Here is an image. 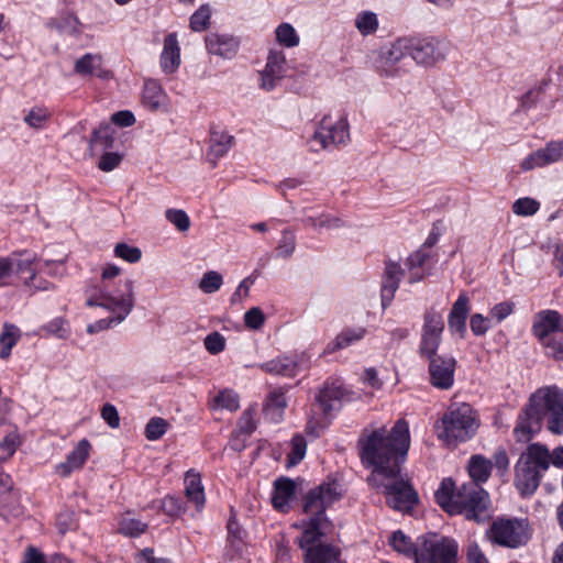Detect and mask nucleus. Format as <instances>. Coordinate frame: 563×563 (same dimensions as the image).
<instances>
[{
	"label": "nucleus",
	"mask_w": 563,
	"mask_h": 563,
	"mask_svg": "<svg viewBox=\"0 0 563 563\" xmlns=\"http://www.w3.org/2000/svg\"><path fill=\"white\" fill-rule=\"evenodd\" d=\"M409 56L419 66L433 67L438 63L445 60L449 46L446 43L437 38H427L413 41L409 38Z\"/></svg>",
	"instance_id": "13"
},
{
	"label": "nucleus",
	"mask_w": 563,
	"mask_h": 563,
	"mask_svg": "<svg viewBox=\"0 0 563 563\" xmlns=\"http://www.w3.org/2000/svg\"><path fill=\"white\" fill-rule=\"evenodd\" d=\"M561 159H563V139L550 141L544 147L531 152L521 161L520 168L523 172H529L552 165Z\"/></svg>",
	"instance_id": "15"
},
{
	"label": "nucleus",
	"mask_w": 563,
	"mask_h": 563,
	"mask_svg": "<svg viewBox=\"0 0 563 563\" xmlns=\"http://www.w3.org/2000/svg\"><path fill=\"white\" fill-rule=\"evenodd\" d=\"M147 528V525L134 518L130 514L122 516L119 522V530L128 537H137Z\"/></svg>",
	"instance_id": "43"
},
{
	"label": "nucleus",
	"mask_w": 563,
	"mask_h": 563,
	"mask_svg": "<svg viewBox=\"0 0 563 563\" xmlns=\"http://www.w3.org/2000/svg\"><path fill=\"white\" fill-rule=\"evenodd\" d=\"M493 327L489 314L487 317L482 313H474L470 319V328L474 335H485Z\"/></svg>",
	"instance_id": "55"
},
{
	"label": "nucleus",
	"mask_w": 563,
	"mask_h": 563,
	"mask_svg": "<svg viewBox=\"0 0 563 563\" xmlns=\"http://www.w3.org/2000/svg\"><path fill=\"white\" fill-rule=\"evenodd\" d=\"M101 417L112 429L119 428L120 417L117 408L111 404L103 405L101 409Z\"/></svg>",
	"instance_id": "63"
},
{
	"label": "nucleus",
	"mask_w": 563,
	"mask_h": 563,
	"mask_svg": "<svg viewBox=\"0 0 563 563\" xmlns=\"http://www.w3.org/2000/svg\"><path fill=\"white\" fill-rule=\"evenodd\" d=\"M310 356L307 352L282 355L261 364V368L269 374L287 377L296 376L300 371L308 367Z\"/></svg>",
	"instance_id": "14"
},
{
	"label": "nucleus",
	"mask_w": 563,
	"mask_h": 563,
	"mask_svg": "<svg viewBox=\"0 0 563 563\" xmlns=\"http://www.w3.org/2000/svg\"><path fill=\"white\" fill-rule=\"evenodd\" d=\"M232 144V135L224 132H213L210 139L209 155L220 158L229 152Z\"/></svg>",
	"instance_id": "38"
},
{
	"label": "nucleus",
	"mask_w": 563,
	"mask_h": 563,
	"mask_svg": "<svg viewBox=\"0 0 563 563\" xmlns=\"http://www.w3.org/2000/svg\"><path fill=\"white\" fill-rule=\"evenodd\" d=\"M358 444L363 463L373 467L368 483L383 490L391 508L409 510L417 495L400 475V464L410 446L408 423L400 419L389 430L386 427L365 429Z\"/></svg>",
	"instance_id": "1"
},
{
	"label": "nucleus",
	"mask_w": 563,
	"mask_h": 563,
	"mask_svg": "<svg viewBox=\"0 0 563 563\" xmlns=\"http://www.w3.org/2000/svg\"><path fill=\"white\" fill-rule=\"evenodd\" d=\"M428 258V254L423 250H419L415 253H412L408 258L406 265L408 266L409 271L411 272L409 282L416 283L422 279L423 275L416 272L417 268H420L426 260Z\"/></svg>",
	"instance_id": "49"
},
{
	"label": "nucleus",
	"mask_w": 563,
	"mask_h": 563,
	"mask_svg": "<svg viewBox=\"0 0 563 563\" xmlns=\"http://www.w3.org/2000/svg\"><path fill=\"white\" fill-rule=\"evenodd\" d=\"M548 356L555 360H563V331L549 339V344H541Z\"/></svg>",
	"instance_id": "59"
},
{
	"label": "nucleus",
	"mask_w": 563,
	"mask_h": 563,
	"mask_svg": "<svg viewBox=\"0 0 563 563\" xmlns=\"http://www.w3.org/2000/svg\"><path fill=\"white\" fill-rule=\"evenodd\" d=\"M532 331L541 344H549V339L563 332V319L558 311H540L534 316Z\"/></svg>",
	"instance_id": "17"
},
{
	"label": "nucleus",
	"mask_w": 563,
	"mask_h": 563,
	"mask_svg": "<svg viewBox=\"0 0 563 563\" xmlns=\"http://www.w3.org/2000/svg\"><path fill=\"white\" fill-rule=\"evenodd\" d=\"M444 324L442 318L439 314L431 313L426 317V323L423 327V334L420 345L421 354L427 357H432L440 344L441 333Z\"/></svg>",
	"instance_id": "21"
},
{
	"label": "nucleus",
	"mask_w": 563,
	"mask_h": 563,
	"mask_svg": "<svg viewBox=\"0 0 563 563\" xmlns=\"http://www.w3.org/2000/svg\"><path fill=\"white\" fill-rule=\"evenodd\" d=\"M121 268L108 263L102 266L99 285H91L85 290L86 305L99 307L115 316V320L124 321L135 305L134 282L119 278Z\"/></svg>",
	"instance_id": "3"
},
{
	"label": "nucleus",
	"mask_w": 563,
	"mask_h": 563,
	"mask_svg": "<svg viewBox=\"0 0 563 563\" xmlns=\"http://www.w3.org/2000/svg\"><path fill=\"white\" fill-rule=\"evenodd\" d=\"M389 543L395 551L406 556L413 558L415 545L401 531H395L389 539Z\"/></svg>",
	"instance_id": "45"
},
{
	"label": "nucleus",
	"mask_w": 563,
	"mask_h": 563,
	"mask_svg": "<svg viewBox=\"0 0 563 563\" xmlns=\"http://www.w3.org/2000/svg\"><path fill=\"white\" fill-rule=\"evenodd\" d=\"M207 49L213 55L232 58L239 48V41L232 36L211 34L206 40Z\"/></svg>",
	"instance_id": "27"
},
{
	"label": "nucleus",
	"mask_w": 563,
	"mask_h": 563,
	"mask_svg": "<svg viewBox=\"0 0 563 563\" xmlns=\"http://www.w3.org/2000/svg\"><path fill=\"white\" fill-rule=\"evenodd\" d=\"M492 462L482 455H474L468 462L473 482L462 485L455 492L452 479H443L435 492L439 506L450 515L462 514L467 520L483 522L489 517L488 494L478 485L490 475Z\"/></svg>",
	"instance_id": "2"
},
{
	"label": "nucleus",
	"mask_w": 563,
	"mask_h": 563,
	"mask_svg": "<svg viewBox=\"0 0 563 563\" xmlns=\"http://www.w3.org/2000/svg\"><path fill=\"white\" fill-rule=\"evenodd\" d=\"M306 228L312 229L316 232L331 231L344 227V222L336 216L331 213L321 212L318 214H308L302 219Z\"/></svg>",
	"instance_id": "31"
},
{
	"label": "nucleus",
	"mask_w": 563,
	"mask_h": 563,
	"mask_svg": "<svg viewBox=\"0 0 563 563\" xmlns=\"http://www.w3.org/2000/svg\"><path fill=\"white\" fill-rule=\"evenodd\" d=\"M555 434H563V390L558 387L538 389L514 430L520 442H528L541 429V421Z\"/></svg>",
	"instance_id": "4"
},
{
	"label": "nucleus",
	"mask_w": 563,
	"mask_h": 563,
	"mask_svg": "<svg viewBox=\"0 0 563 563\" xmlns=\"http://www.w3.org/2000/svg\"><path fill=\"white\" fill-rule=\"evenodd\" d=\"M478 427L475 411L467 404L452 405L437 423L438 438L446 444L464 442L475 434Z\"/></svg>",
	"instance_id": "6"
},
{
	"label": "nucleus",
	"mask_w": 563,
	"mask_h": 563,
	"mask_svg": "<svg viewBox=\"0 0 563 563\" xmlns=\"http://www.w3.org/2000/svg\"><path fill=\"white\" fill-rule=\"evenodd\" d=\"M402 275L404 271L399 263L393 261H388L386 263L380 289L383 307H386L391 302Z\"/></svg>",
	"instance_id": "24"
},
{
	"label": "nucleus",
	"mask_w": 563,
	"mask_h": 563,
	"mask_svg": "<svg viewBox=\"0 0 563 563\" xmlns=\"http://www.w3.org/2000/svg\"><path fill=\"white\" fill-rule=\"evenodd\" d=\"M168 422L163 418H152L145 427V437L150 441H156L161 439L168 429Z\"/></svg>",
	"instance_id": "50"
},
{
	"label": "nucleus",
	"mask_w": 563,
	"mask_h": 563,
	"mask_svg": "<svg viewBox=\"0 0 563 563\" xmlns=\"http://www.w3.org/2000/svg\"><path fill=\"white\" fill-rule=\"evenodd\" d=\"M532 531L527 519L498 518L493 521L487 538L494 543L517 549L525 545L531 538Z\"/></svg>",
	"instance_id": "10"
},
{
	"label": "nucleus",
	"mask_w": 563,
	"mask_h": 563,
	"mask_svg": "<svg viewBox=\"0 0 563 563\" xmlns=\"http://www.w3.org/2000/svg\"><path fill=\"white\" fill-rule=\"evenodd\" d=\"M181 64L180 46L176 33L164 37L163 49L159 55V67L163 74L177 73Z\"/></svg>",
	"instance_id": "23"
},
{
	"label": "nucleus",
	"mask_w": 563,
	"mask_h": 563,
	"mask_svg": "<svg viewBox=\"0 0 563 563\" xmlns=\"http://www.w3.org/2000/svg\"><path fill=\"white\" fill-rule=\"evenodd\" d=\"M142 104L145 109L152 112L166 111L169 106V97L156 79H145L141 97Z\"/></svg>",
	"instance_id": "20"
},
{
	"label": "nucleus",
	"mask_w": 563,
	"mask_h": 563,
	"mask_svg": "<svg viewBox=\"0 0 563 563\" xmlns=\"http://www.w3.org/2000/svg\"><path fill=\"white\" fill-rule=\"evenodd\" d=\"M353 400L352 393L339 379L324 383L317 401L324 415L339 410L344 401Z\"/></svg>",
	"instance_id": "16"
},
{
	"label": "nucleus",
	"mask_w": 563,
	"mask_h": 563,
	"mask_svg": "<svg viewBox=\"0 0 563 563\" xmlns=\"http://www.w3.org/2000/svg\"><path fill=\"white\" fill-rule=\"evenodd\" d=\"M286 407L287 400L285 394L282 390H274L269 394L265 404V416L273 422H279Z\"/></svg>",
	"instance_id": "33"
},
{
	"label": "nucleus",
	"mask_w": 563,
	"mask_h": 563,
	"mask_svg": "<svg viewBox=\"0 0 563 563\" xmlns=\"http://www.w3.org/2000/svg\"><path fill=\"white\" fill-rule=\"evenodd\" d=\"M20 331L14 325H4L0 333V357L7 358L11 354L12 347L16 344Z\"/></svg>",
	"instance_id": "40"
},
{
	"label": "nucleus",
	"mask_w": 563,
	"mask_h": 563,
	"mask_svg": "<svg viewBox=\"0 0 563 563\" xmlns=\"http://www.w3.org/2000/svg\"><path fill=\"white\" fill-rule=\"evenodd\" d=\"M211 9L208 4L201 5L190 16V29L195 32L205 31L209 26Z\"/></svg>",
	"instance_id": "47"
},
{
	"label": "nucleus",
	"mask_w": 563,
	"mask_h": 563,
	"mask_svg": "<svg viewBox=\"0 0 563 563\" xmlns=\"http://www.w3.org/2000/svg\"><path fill=\"white\" fill-rule=\"evenodd\" d=\"M113 130L110 124L103 123L100 124L98 129L92 132V136L90 139V146L101 145L106 148L111 147L113 145Z\"/></svg>",
	"instance_id": "44"
},
{
	"label": "nucleus",
	"mask_w": 563,
	"mask_h": 563,
	"mask_svg": "<svg viewBox=\"0 0 563 563\" xmlns=\"http://www.w3.org/2000/svg\"><path fill=\"white\" fill-rule=\"evenodd\" d=\"M455 364L453 357H433L429 365L432 386L439 389H450L454 383Z\"/></svg>",
	"instance_id": "19"
},
{
	"label": "nucleus",
	"mask_w": 563,
	"mask_h": 563,
	"mask_svg": "<svg viewBox=\"0 0 563 563\" xmlns=\"http://www.w3.org/2000/svg\"><path fill=\"white\" fill-rule=\"evenodd\" d=\"M44 331L58 339H66L70 333L68 322L63 318H55L51 320L44 325Z\"/></svg>",
	"instance_id": "56"
},
{
	"label": "nucleus",
	"mask_w": 563,
	"mask_h": 563,
	"mask_svg": "<svg viewBox=\"0 0 563 563\" xmlns=\"http://www.w3.org/2000/svg\"><path fill=\"white\" fill-rule=\"evenodd\" d=\"M514 308L515 306L511 301H503L495 305L489 310V317L492 322L495 321L496 323H500L514 312Z\"/></svg>",
	"instance_id": "60"
},
{
	"label": "nucleus",
	"mask_w": 563,
	"mask_h": 563,
	"mask_svg": "<svg viewBox=\"0 0 563 563\" xmlns=\"http://www.w3.org/2000/svg\"><path fill=\"white\" fill-rule=\"evenodd\" d=\"M243 320L247 329L256 331L263 328L266 317L261 308L252 307L244 313Z\"/></svg>",
	"instance_id": "54"
},
{
	"label": "nucleus",
	"mask_w": 563,
	"mask_h": 563,
	"mask_svg": "<svg viewBox=\"0 0 563 563\" xmlns=\"http://www.w3.org/2000/svg\"><path fill=\"white\" fill-rule=\"evenodd\" d=\"M165 218L180 232H186L190 228V219L188 214L181 209H167L165 211Z\"/></svg>",
	"instance_id": "51"
},
{
	"label": "nucleus",
	"mask_w": 563,
	"mask_h": 563,
	"mask_svg": "<svg viewBox=\"0 0 563 563\" xmlns=\"http://www.w3.org/2000/svg\"><path fill=\"white\" fill-rule=\"evenodd\" d=\"M366 329L362 327L347 328L341 331L333 341L324 349L322 355L334 353L339 350L346 349L364 339Z\"/></svg>",
	"instance_id": "28"
},
{
	"label": "nucleus",
	"mask_w": 563,
	"mask_h": 563,
	"mask_svg": "<svg viewBox=\"0 0 563 563\" xmlns=\"http://www.w3.org/2000/svg\"><path fill=\"white\" fill-rule=\"evenodd\" d=\"M122 321L115 320V316L111 314L108 318L100 319L87 327V332L89 334H96L101 331L108 330L112 327L120 324Z\"/></svg>",
	"instance_id": "61"
},
{
	"label": "nucleus",
	"mask_w": 563,
	"mask_h": 563,
	"mask_svg": "<svg viewBox=\"0 0 563 563\" xmlns=\"http://www.w3.org/2000/svg\"><path fill=\"white\" fill-rule=\"evenodd\" d=\"M121 161L122 156L120 154L108 152L101 156L98 167L103 172H111L119 166Z\"/></svg>",
	"instance_id": "62"
},
{
	"label": "nucleus",
	"mask_w": 563,
	"mask_h": 563,
	"mask_svg": "<svg viewBox=\"0 0 563 563\" xmlns=\"http://www.w3.org/2000/svg\"><path fill=\"white\" fill-rule=\"evenodd\" d=\"M276 42L286 47L292 48L299 45L300 37L296 29L290 23H282L275 30Z\"/></svg>",
	"instance_id": "39"
},
{
	"label": "nucleus",
	"mask_w": 563,
	"mask_h": 563,
	"mask_svg": "<svg viewBox=\"0 0 563 563\" xmlns=\"http://www.w3.org/2000/svg\"><path fill=\"white\" fill-rule=\"evenodd\" d=\"M51 118V112L45 107L31 108L23 118L25 124L35 130H42Z\"/></svg>",
	"instance_id": "41"
},
{
	"label": "nucleus",
	"mask_w": 563,
	"mask_h": 563,
	"mask_svg": "<svg viewBox=\"0 0 563 563\" xmlns=\"http://www.w3.org/2000/svg\"><path fill=\"white\" fill-rule=\"evenodd\" d=\"M342 496L343 488L338 481L332 479L321 483L318 487L311 489L305 498L303 512L307 516L306 520L319 519L320 526L330 527L324 511Z\"/></svg>",
	"instance_id": "11"
},
{
	"label": "nucleus",
	"mask_w": 563,
	"mask_h": 563,
	"mask_svg": "<svg viewBox=\"0 0 563 563\" xmlns=\"http://www.w3.org/2000/svg\"><path fill=\"white\" fill-rule=\"evenodd\" d=\"M20 445L19 435L15 433H9L0 442V462L8 461L16 451Z\"/></svg>",
	"instance_id": "57"
},
{
	"label": "nucleus",
	"mask_w": 563,
	"mask_h": 563,
	"mask_svg": "<svg viewBox=\"0 0 563 563\" xmlns=\"http://www.w3.org/2000/svg\"><path fill=\"white\" fill-rule=\"evenodd\" d=\"M296 485L291 479L280 478L275 482L272 501L279 511H287L295 496Z\"/></svg>",
	"instance_id": "30"
},
{
	"label": "nucleus",
	"mask_w": 563,
	"mask_h": 563,
	"mask_svg": "<svg viewBox=\"0 0 563 563\" xmlns=\"http://www.w3.org/2000/svg\"><path fill=\"white\" fill-rule=\"evenodd\" d=\"M306 441L301 435H295L291 440V451L288 454V465H297L306 455Z\"/></svg>",
	"instance_id": "58"
},
{
	"label": "nucleus",
	"mask_w": 563,
	"mask_h": 563,
	"mask_svg": "<svg viewBox=\"0 0 563 563\" xmlns=\"http://www.w3.org/2000/svg\"><path fill=\"white\" fill-rule=\"evenodd\" d=\"M540 209V202L530 197L517 199L512 205V211L517 216H533Z\"/></svg>",
	"instance_id": "48"
},
{
	"label": "nucleus",
	"mask_w": 563,
	"mask_h": 563,
	"mask_svg": "<svg viewBox=\"0 0 563 563\" xmlns=\"http://www.w3.org/2000/svg\"><path fill=\"white\" fill-rule=\"evenodd\" d=\"M286 56L283 51L272 49L267 57L265 68L261 71L260 87L272 91L284 78L286 73Z\"/></svg>",
	"instance_id": "18"
},
{
	"label": "nucleus",
	"mask_w": 563,
	"mask_h": 563,
	"mask_svg": "<svg viewBox=\"0 0 563 563\" xmlns=\"http://www.w3.org/2000/svg\"><path fill=\"white\" fill-rule=\"evenodd\" d=\"M312 141L323 150L332 146L346 145L350 141V124L342 114L324 115L318 123Z\"/></svg>",
	"instance_id": "12"
},
{
	"label": "nucleus",
	"mask_w": 563,
	"mask_h": 563,
	"mask_svg": "<svg viewBox=\"0 0 563 563\" xmlns=\"http://www.w3.org/2000/svg\"><path fill=\"white\" fill-rule=\"evenodd\" d=\"M457 543L437 534L422 536L415 544V563H456Z\"/></svg>",
	"instance_id": "9"
},
{
	"label": "nucleus",
	"mask_w": 563,
	"mask_h": 563,
	"mask_svg": "<svg viewBox=\"0 0 563 563\" xmlns=\"http://www.w3.org/2000/svg\"><path fill=\"white\" fill-rule=\"evenodd\" d=\"M354 26L363 36L375 34L379 27L377 13L369 10L360 11L354 18Z\"/></svg>",
	"instance_id": "35"
},
{
	"label": "nucleus",
	"mask_w": 563,
	"mask_h": 563,
	"mask_svg": "<svg viewBox=\"0 0 563 563\" xmlns=\"http://www.w3.org/2000/svg\"><path fill=\"white\" fill-rule=\"evenodd\" d=\"M12 264V276L29 274L24 279L33 280L35 278L34 262L35 257L26 254L10 256Z\"/></svg>",
	"instance_id": "37"
},
{
	"label": "nucleus",
	"mask_w": 563,
	"mask_h": 563,
	"mask_svg": "<svg viewBox=\"0 0 563 563\" xmlns=\"http://www.w3.org/2000/svg\"><path fill=\"white\" fill-rule=\"evenodd\" d=\"M255 428H256L255 411H254V409L249 408L242 413V416L239 420L236 435L231 441L232 449L235 451H241L244 448V443H243V441L239 442L238 438L240 435H243V437L250 435L255 430Z\"/></svg>",
	"instance_id": "34"
},
{
	"label": "nucleus",
	"mask_w": 563,
	"mask_h": 563,
	"mask_svg": "<svg viewBox=\"0 0 563 563\" xmlns=\"http://www.w3.org/2000/svg\"><path fill=\"white\" fill-rule=\"evenodd\" d=\"M91 451V444L87 439H81L67 454L65 461L55 466V473L60 477H67L73 472L82 468Z\"/></svg>",
	"instance_id": "22"
},
{
	"label": "nucleus",
	"mask_w": 563,
	"mask_h": 563,
	"mask_svg": "<svg viewBox=\"0 0 563 563\" xmlns=\"http://www.w3.org/2000/svg\"><path fill=\"white\" fill-rule=\"evenodd\" d=\"M214 407L218 409H225L235 411L240 407L239 396L233 390H222L213 399Z\"/></svg>",
	"instance_id": "46"
},
{
	"label": "nucleus",
	"mask_w": 563,
	"mask_h": 563,
	"mask_svg": "<svg viewBox=\"0 0 563 563\" xmlns=\"http://www.w3.org/2000/svg\"><path fill=\"white\" fill-rule=\"evenodd\" d=\"M319 519H302L296 523L297 528L302 529V534L298 539V545L302 550L305 563H335L340 556V550L329 543H323V537L329 527L320 526Z\"/></svg>",
	"instance_id": "7"
},
{
	"label": "nucleus",
	"mask_w": 563,
	"mask_h": 563,
	"mask_svg": "<svg viewBox=\"0 0 563 563\" xmlns=\"http://www.w3.org/2000/svg\"><path fill=\"white\" fill-rule=\"evenodd\" d=\"M549 466V450L539 443L530 444L516 464L515 485L522 496H529L536 492Z\"/></svg>",
	"instance_id": "5"
},
{
	"label": "nucleus",
	"mask_w": 563,
	"mask_h": 563,
	"mask_svg": "<svg viewBox=\"0 0 563 563\" xmlns=\"http://www.w3.org/2000/svg\"><path fill=\"white\" fill-rule=\"evenodd\" d=\"M114 255L128 263H136L141 260L142 252L136 246L126 243H118L114 246Z\"/></svg>",
	"instance_id": "52"
},
{
	"label": "nucleus",
	"mask_w": 563,
	"mask_h": 563,
	"mask_svg": "<svg viewBox=\"0 0 563 563\" xmlns=\"http://www.w3.org/2000/svg\"><path fill=\"white\" fill-rule=\"evenodd\" d=\"M470 312V299L465 292H462L449 314V328L452 332L463 335L466 330V317Z\"/></svg>",
	"instance_id": "26"
},
{
	"label": "nucleus",
	"mask_w": 563,
	"mask_h": 563,
	"mask_svg": "<svg viewBox=\"0 0 563 563\" xmlns=\"http://www.w3.org/2000/svg\"><path fill=\"white\" fill-rule=\"evenodd\" d=\"M467 563H488L487 558L479 549L478 544L471 542L466 549Z\"/></svg>",
	"instance_id": "64"
},
{
	"label": "nucleus",
	"mask_w": 563,
	"mask_h": 563,
	"mask_svg": "<svg viewBox=\"0 0 563 563\" xmlns=\"http://www.w3.org/2000/svg\"><path fill=\"white\" fill-rule=\"evenodd\" d=\"M297 238L295 231L289 228L282 230L275 249L276 257L289 260L295 254Z\"/></svg>",
	"instance_id": "36"
},
{
	"label": "nucleus",
	"mask_w": 563,
	"mask_h": 563,
	"mask_svg": "<svg viewBox=\"0 0 563 563\" xmlns=\"http://www.w3.org/2000/svg\"><path fill=\"white\" fill-rule=\"evenodd\" d=\"M185 494L187 500L195 505L197 510H201L206 503L205 490L199 473L190 470L185 476Z\"/></svg>",
	"instance_id": "29"
},
{
	"label": "nucleus",
	"mask_w": 563,
	"mask_h": 563,
	"mask_svg": "<svg viewBox=\"0 0 563 563\" xmlns=\"http://www.w3.org/2000/svg\"><path fill=\"white\" fill-rule=\"evenodd\" d=\"M203 346L211 355H217L224 351L227 340L220 332L213 331L203 339Z\"/></svg>",
	"instance_id": "53"
},
{
	"label": "nucleus",
	"mask_w": 563,
	"mask_h": 563,
	"mask_svg": "<svg viewBox=\"0 0 563 563\" xmlns=\"http://www.w3.org/2000/svg\"><path fill=\"white\" fill-rule=\"evenodd\" d=\"M223 285V276L217 271L206 272L198 284V288L206 295H211L221 289Z\"/></svg>",
	"instance_id": "42"
},
{
	"label": "nucleus",
	"mask_w": 563,
	"mask_h": 563,
	"mask_svg": "<svg viewBox=\"0 0 563 563\" xmlns=\"http://www.w3.org/2000/svg\"><path fill=\"white\" fill-rule=\"evenodd\" d=\"M48 25L63 35L74 37H78L82 32V24L79 19L73 14H64L53 19L49 21Z\"/></svg>",
	"instance_id": "32"
},
{
	"label": "nucleus",
	"mask_w": 563,
	"mask_h": 563,
	"mask_svg": "<svg viewBox=\"0 0 563 563\" xmlns=\"http://www.w3.org/2000/svg\"><path fill=\"white\" fill-rule=\"evenodd\" d=\"M410 49L409 38L400 37L384 45L374 60L375 71L382 78H399L409 71L407 57Z\"/></svg>",
	"instance_id": "8"
},
{
	"label": "nucleus",
	"mask_w": 563,
	"mask_h": 563,
	"mask_svg": "<svg viewBox=\"0 0 563 563\" xmlns=\"http://www.w3.org/2000/svg\"><path fill=\"white\" fill-rule=\"evenodd\" d=\"M74 73L81 77L107 78L109 71L103 67V58L100 54L86 53L76 59Z\"/></svg>",
	"instance_id": "25"
}]
</instances>
